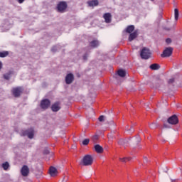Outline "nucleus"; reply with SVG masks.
Returning <instances> with one entry per match:
<instances>
[{
  "label": "nucleus",
  "instance_id": "f257e3e1",
  "mask_svg": "<svg viewBox=\"0 0 182 182\" xmlns=\"http://www.w3.org/2000/svg\"><path fill=\"white\" fill-rule=\"evenodd\" d=\"M150 55H151V53H150V49L146 47H144L141 50L140 56L141 59H149L150 58Z\"/></svg>",
  "mask_w": 182,
  "mask_h": 182
},
{
  "label": "nucleus",
  "instance_id": "f03ea898",
  "mask_svg": "<svg viewBox=\"0 0 182 182\" xmlns=\"http://www.w3.org/2000/svg\"><path fill=\"white\" fill-rule=\"evenodd\" d=\"M84 166H92L93 164V157L91 155H85L82 159Z\"/></svg>",
  "mask_w": 182,
  "mask_h": 182
},
{
  "label": "nucleus",
  "instance_id": "7ed1b4c3",
  "mask_svg": "<svg viewBox=\"0 0 182 182\" xmlns=\"http://www.w3.org/2000/svg\"><path fill=\"white\" fill-rule=\"evenodd\" d=\"M21 136H27L28 139H33V136H35V132L32 128L25 131H22Z\"/></svg>",
  "mask_w": 182,
  "mask_h": 182
},
{
  "label": "nucleus",
  "instance_id": "20e7f679",
  "mask_svg": "<svg viewBox=\"0 0 182 182\" xmlns=\"http://www.w3.org/2000/svg\"><path fill=\"white\" fill-rule=\"evenodd\" d=\"M172 53H173V48L168 47L164 50L163 54H161V58H168L171 56Z\"/></svg>",
  "mask_w": 182,
  "mask_h": 182
},
{
  "label": "nucleus",
  "instance_id": "39448f33",
  "mask_svg": "<svg viewBox=\"0 0 182 182\" xmlns=\"http://www.w3.org/2000/svg\"><path fill=\"white\" fill-rule=\"evenodd\" d=\"M49 106H50V101L49 100L45 99L41 101V109L46 110V109L49 108Z\"/></svg>",
  "mask_w": 182,
  "mask_h": 182
},
{
  "label": "nucleus",
  "instance_id": "423d86ee",
  "mask_svg": "<svg viewBox=\"0 0 182 182\" xmlns=\"http://www.w3.org/2000/svg\"><path fill=\"white\" fill-rule=\"evenodd\" d=\"M66 8H68V4L64 1L60 2L57 6L58 12H63Z\"/></svg>",
  "mask_w": 182,
  "mask_h": 182
},
{
  "label": "nucleus",
  "instance_id": "0eeeda50",
  "mask_svg": "<svg viewBox=\"0 0 182 182\" xmlns=\"http://www.w3.org/2000/svg\"><path fill=\"white\" fill-rule=\"evenodd\" d=\"M21 176H23V177H28L29 174V168L28 167V166H23V167L21 169Z\"/></svg>",
  "mask_w": 182,
  "mask_h": 182
},
{
  "label": "nucleus",
  "instance_id": "6e6552de",
  "mask_svg": "<svg viewBox=\"0 0 182 182\" xmlns=\"http://www.w3.org/2000/svg\"><path fill=\"white\" fill-rule=\"evenodd\" d=\"M168 123H169V124H177V123H178V118L177 117V115H173L169 117L168 119Z\"/></svg>",
  "mask_w": 182,
  "mask_h": 182
},
{
  "label": "nucleus",
  "instance_id": "1a4fd4ad",
  "mask_svg": "<svg viewBox=\"0 0 182 182\" xmlns=\"http://www.w3.org/2000/svg\"><path fill=\"white\" fill-rule=\"evenodd\" d=\"M12 93L15 97H18V96H21V93H22V88L21 87L14 88Z\"/></svg>",
  "mask_w": 182,
  "mask_h": 182
},
{
  "label": "nucleus",
  "instance_id": "9d476101",
  "mask_svg": "<svg viewBox=\"0 0 182 182\" xmlns=\"http://www.w3.org/2000/svg\"><path fill=\"white\" fill-rule=\"evenodd\" d=\"M75 79V77L73 76V74L70 73L68 74L65 77V82L67 85H70V83H72V82H73Z\"/></svg>",
  "mask_w": 182,
  "mask_h": 182
},
{
  "label": "nucleus",
  "instance_id": "9b49d317",
  "mask_svg": "<svg viewBox=\"0 0 182 182\" xmlns=\"http://www.w3.org/2000/svg\"><path fill=\"white\" fill-rule=\"evenodd\" d=\"M51 109L53 112H59L60 110V102H56L51 106Z\"/></svg>",
  "mask_w": 182,
  "mask_h": 182
},
{
  "label": "nucleus",
  "instance_id": "f8f14e48",
  "mask_svg": "<svg viewBox=\"0 0 182 182\" xmlns=\"http://www.w3.org/2000/svg\"><path fill=\"white\" fill-rule=\"evenodd\" d=\"M103 18L106 23H110L112 22V14L110 13H105L103 15Z\"/></svg>",
  "mask_w": 182,
  "mask_h": 182
},
{
  "label": "nucleus",
  "instance_id": "ddd939ff",
  "mask_svg": "<svg viewBox=\"0 0 182 182\" xmlns=\"http://www.w3.org/2000/svg\"><path fill=\"white\" fill-rule=\"evenodd\" d=\"M129 141H130V139H121L118 141V144H119V146H123L124 148H126L127 147V146H129Z\"/></svg>",
  "mask_w": 182,
  "mask_h": 182
},
{
  "label": "nucleus",
  "instance_id": "4468645a",
  "mask_svg": "<svg viewBox=\"0 0 182 182\" xmlns=\"http://www.w3.org/2000/svg\"><path fill=\"white\" fill-rule=\"evenodd\" d=\"M50 175L51 177H55V176H57L58 174V170L56 168L51 166L49 170Z\"/></svg>",
  "mask_w": 182,
  "mask_h": 182
},
{
  "label": "nucleus",
  "instance_id": "2eb2a0df",
  "mask_svg": "<svg viewBox=\"0 0 182 182\" xmlns=\"http://www.w3.org/2000/svg\"><path fill=\"white\" fill-rule=\"evenodd\" d=\"M136 38H137V31H135L133 33L129 34L128 40L129 42H132V41H134V39H136Z\"/></svg>",
  "mask_w": 182,
  "mask_h": 182
},
{
  "label": "nucleus",
  "instance_id": "dca6fc26",
  "mask_svg": "<svg viewBox=\"0 0 182 182\" xmlns=\"http://www.w3.org/2000/svg\"><path fill=\"white\" fill-rule=\"evenodd\" d=\"M12 75H14V70H9L8 73L4 75V78L6 79V80H9L12 77Z\"/></svg>",
  "mask_w": 182,
  "mask_h": 182
},
{
  "label": "nucleus",
  "instance_id": "f3484780",
  "mask_svg": "<svg viewBox=\"0 0 182 182\" xmlns=\"http://www.w3.org/2000/svg\"><path fill=\"white\" fill-rule=\"evenodd\" d=\"M87 5L89 6H97V5H99V1L98 0H92V1H87Z\"/></svg>",
  "mask_w": 182,
  "mask_h": 182
},
{
  "label": "nucleus",
  "instance_id": "a211bd4d",
  "mask_svg": "<svg viewBox=\"0 0 182 182\" xmlns=\"http://www.w3.org/2000/svg\"><path fill=\"white\" fill-rule=\"evenodd\" d=\"M99 45H100V43H99V41H97V40H93L92 41H91L90 43V46H91V48H97V46H99Z\"/></svg>",
  "mask_w": 182,
  "mask_h": 182
},
{
  "label": "nucleus",
  "instance_id": "6ab92c4d",
  "mask_svg": "<svg viewBox=\"0 0 182 182\" xmlns=\"http://www.w3.org/2000/svg\"><path fill=\"white\" fill-rule=\"evenodd\" d=\"M95 150L97 153H102L103 151V147L102 146L97 144L95 146Z\"/></svg>",
  "mask_w": 182,
  "mask_h": 182
},
{
  "label": "nucleus",
  "instance_id": "aec40b11",
  "mask_svg": "<svg viewBox=\"0 0 182 182\" xmlns=\"http://www.w3.org/2000/svg\"><path fill=\"white\" fill-rule=\"evenodd\" d=\"M150 69H151V70H159V69H160V65L159 64H151L150 65Z\"/></svg>",
  "mask_w": 182,
  "mask_h": 182
},
{
  "label": "nucleus",
  "instance_id": "412c9836",
  "mask_svg": "<svg viewBox=\"0 0 182 182\" xmlns=\"http://www.w3.org/2000/svg\"><path fill=\"white\" fill-rule=\"evenodd\" d=\"M133 31H134V26H133V25L129 26L126 28V32L127 33H132V32H133Z\"/></svg>",
  "mask_w": 182,
  "mask_h": 182
},
{
  "label": "nucleus",
  "instance_id": "4be33fe9",
  "mask_svg": "<svg viewBox=\"0 0 182 182\" xmlns=\"http://www.w3.org/2000/svg\"><path fill=\"white\" fill-rule=\"evenodd\" d=\"M117 75L120 77H124V76H126V70H119L118 72H117Z\"/></svg>",
  "mask_w": 182,
  "mask_h": 182
},
{
  "label": "nucleus",
  "instance_id": "5701e85b",
  "mask_svg": "<svg viewBox=\"0 0 182 182\" xmlns=\"http://www.w3.org/2000/svg\"><path fill=\"white\" fill-rule=\"evenodd\" d=\"M139 141H140V136L139 135L132 139V142L134 143L135 144H139Z\"/></svg>",
  "mask_w": 182,
  "mask_h": 182
},
{
  "label": "nucleus",
  "instance_id": "b1692460",
  "mask_svg": "<svg viewBox=\"0 0 182 182\" xmlns=\"http://www.w3.org/2000/svg\"><path fill=\"white\" fill-rule=\"evenodd\" d=\"M119 160L122 163H127V161H130V160H132V157L119 158Z\"/></svg>",
  "mask_w": 182,
  "mask_h": 182
},
{
  "label": "nucleus",
  "instance_id": "393cba45",
  "mask_svg": "<svg viewBox=\"0 0 182 182\" xmlns=\"http://www.w3.org/2000/svg\"><path fill=\"white\" fill-rule=\"evenodd\" d=\"M8 55H9V53H8V51L0 52V58H6Z\"/></svg>",
  "mask_w": 182,
  "mask_h": 182
},
{
  "label": "nucleus",
  "instance_id": "a878e982",
  "mask_svg": "<svg viewBox=\"0 0 182 182\" xmlns=\"http://www.w3.org/2000/svg\"><path fill=\"white\" fill-rule=\"evenodd\" d=\"M178 15H179L178 9H174V16H175V20L176 21H178Z\"/></svg>",
  "mask_w": 182,
  "mask_h": 182
},
{
  "label": "nucleus",
  "instance_id": "bb28decb",
  "mask_svg": "<svg viewBox=\"0 0 182 182\" xmlns=\"http://www.w3.org/2000/svg\"><path fill=\"white\" fill-rule=\"evenodd\" d=\"M2 168H4V170H8V168H9V163L5 162L2 164Z\"/></svg>",
  "mask_w": 182,
  "mask_h": 182
},
{
  "label": "nucleus",
  "instance_id": "cd10ccee",
  "mask_svg": "<svg viewBox=\"0 0 182 182\" xmlns=\"http://www.w3.org/2000/svg\"><path fill=\"white\" fill-rule=\"evenodd\" d=\"M90 141V139H85L82 141L83 146H87L89 144V142Z\"/></svg>",
  "mask_w": 182,
  "mask_h": 182
},
{
  "label": "nucleus",
  "instance_id": "c85d7f7f",
  "mask_svg": "<svg viewBox=\"0 0 182 182\" xmlns=\"http://www.w3.org/2000/svg\"><path fill=\"white\" fill-rule=\"evenodd\" d=\"M157 126H159V124H157V123H156V122H154L149 125V127L151 129H156V128H157Z\"/></svg>",
  "mask_w": 182,
  "mask_h": 182
},
{
  "label": "nucleus",
  "instance_id": "c756f323",
  "mask_svg": "<svg viewBox=\"0 0 182 182\" xmlns=\"http://www.w3.org/2000/svg\"><path fill=\"white\" fill-rule=\"evenodd\" d=\"M87 56H89V53H87L84 54L82 56L83 60H87Z\"/></svg>",
  "mask_w": 182,
  "mask_h": 182
},
{
  "label": "nucleus",
  "instance_id": "7c9ffc66",
  "mask_svg": "<svg viewBox=\"0 0 182 182\" xmlns=\"http://www.w3.org/2000/svg\"><path fill=\"white\" fill-rule=\"evenodd\" d=\"M108 139L109 140H113V139H114V135H113V134H108Z\"/></svg>",
  "mask_w": 182,
  "mask_h": 182
},
{
  "label": "nucleus",
  "instance_id": "2f4dec72",
  "mask_svg": "<svg viewBox=\"0 0 182 182\" xmlns=\"http://www.w3.org/2000/svg\"><path fill=\"white\" fill-rule=\"evenodd\" d=\"M99 122H105V116L101 115L100 116V117L98 118Z\"/></svg>",
  "mask_w": 182,
  "mask_h": 182
},
{
  "label": "nucleus",
  "instance_id": "473e14b6",
  "mask_svg": "<svg viewBox=\"0 0 182 182\" xmlns=\"http://www.w3.org/2000/svg\"><path fill=\"white\" fill-rule=\"evenodd\" d=\"M99 139V135H94L93 136H92V140H93V141H96L97 140H98Z\"/></svg>",
  "mask_w": 182,
  "mask_h": 182
},
{
  "label": "nucleus",
  "instance_id": "72a5a7b5",
  "mask_svg": "<svg viewBox=\"0 0 182 182\" xmlns=\"http://www.w3.org/2000/svg\"><path fill=\"white\" fill-rule=\"evenodd\" d=\"M128 133H134V128L133 127H131L129 129L127 130Z\"/></svg>",
  "mask_w": 182,
  "mask_h": 182
},
{
  "label": "nucleus",
  "instance_id": "f704fd0d",
  "mask_svg": "<svg viewBox=\"0 0 182 182\" xmlns=\"http://www.w3.org/2000/svg\"><path fill=\"white\" fill-rule=\"evenodd\" d=\"M52 52H56V50H58V47L57 46H53L51 49Z\"/></svg>",
  "mask_w": 182,
  "mask_h": 182
},
{
  "label": "nucleus",
  "instance_id": "c9c22d12",
  "mask_svg": "<svg viewBox=\"0 0 182 182\" xmlns=\"http://www.w3.org/2000/svg\"><path fill=\"white\" fill-rule=\"evenodd\" d=\"M168 83H174V78H171L168 81Z\"/></svg>",
  "mask_w": 182,
  "mask_h": 182
},
{
  "label": "nucleus",
  "instance_id": "e433bc0d",
  "mask_svg": "<svg viewBox=\"0 0 182 182\" xmlns=\"http://www.w3.org/2000/svg\"><path fill=\"white\" fill-rule=\"evenodd\" d=\"M166 43H171V38H167L166 40Z\"/></svg>",
  "mask_w": 182,
  "mask_h": 182
},
{
  "label": "nucleus",
  "instance_id": "4c0bfd02",
  "mask_svg": "<svg viewBox=\"0 0 182 182\" xmlns=\"http://www.w3.org/2000/svg\"><path fill=\"white\" fill-rule=\"evenodd\" d=\"M44 154H49V149H45Z\"/></svg>",
  "mask_w": 182,
  "mask_h": 182
},
{
  "label": "nucleus",
  "instance_id": "58836bf2",
  "mask_svg": "<svg viewBox=\"0 0 182 182\" xmlns=\"http://www.w3.org/2000/svg\"><path fill=\"white\" fill-rule=\"evenodd\" d=\"M62 182H68V177L63 178Z\"/></svg>",
  "mask_w": 182,
  "mask_h": 182
},
{
  "label": "nucleus",
  "instance_id": "ea45409f",
  "mask_svg": "<svg viewBox=\"0 0 182 182\" xmlns=\"http://www.w3.org/2000/svg\"><path fill=\"white\" fill-rule=\"evenodd\" d=\"M25 0H18V4H23Z\"/></svg>",
  "mask_w": 182,
  "mask_h": 182
},
{
  "label": "nucleus",
  "instance_id": "a19ab883",
  "mask_svg": "<svg viewBox=\"0 0 182 182\" xmlns=\"http://www.w3.org/2000/svg\"><path fill=\"white\" fill-rule=\"evenodd\" d=\"M144 163H147V157H144Z\"/></svg>",
  "mask_w": 182,
  "mask_h": 182
},
{
  "label": "nucleus",
  "instance_id": "79ce46f5",
  "mask_svg": "<svg viewBox=\"0 0 182 182\" xmlns=\"http://www.w3.org/2000/svg\"><path fill=\"white\" fill-rule=\"evenodd\" d=\"M2 69V62L0 61V70Z\"/></svg>",
  "mask_w": 182,
  "mask_h": 182
}]
</instances>
